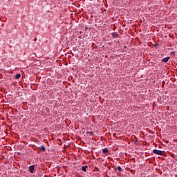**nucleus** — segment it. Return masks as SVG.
I'll return each instance as SVG.
<instances>
[{"label": "nucleus", "instance_id": "obj_1", "mask_svg": "<svg viewBox=\"0 0 177 177\" xmlns=\"http://www.w3.org/2000/svg\"><path fill=\"white\" fill-rule=\"evenodd\" d=\"M153 153L157 154L158 156H167L165 151H160L158 149H153Z\"/></svg>", "mask_w": 177, "mask_h": 177}, {"label": "nucleus", "instance_id": "obj_2", "mask_svg": "<svg viewBox=\"0 0 177 177\" xmlns=\"http://www.w3.org/2000/svg\"><path fill=\"white\" fill-rule=\"evenodd\" d=\"M29 171L32 174H34L35 172V165H31L29 167Z\"/></svg>", "mask_w": 177, "mask_h": 177}, {"label": "nucleus", "instance_id": "obj_3", "mask_svg": "<svg viewBox=\"0 0 177 177\" xmlns=\"http://www.w3.org/2000/svg\"><path fill=\"white\" fill-rule=\"evenodd\" d=\"M103 156H109V149L105 148L102 149Z\"/></svg>", "mask_w": 177, "mask_h": 177}, {"label": "nucleus", "instance_id": "obj_4", "mask_svg": "<svg viewBox=\"0 0 177 177\" xmlns=\"http://www.w3.org/2000/svg\"><path fill=\"white\" fill-rule=\"evenodd\" d=\"M169 59H171L169 57H165L162 60V62H163V63H168V60H169Z\"/></svg>", "mask_w": 177, "mask_h": 177}, {"label": "nucleus", "instance_id": "obj_5", "mask_svg": "<svg viewBox=\"0 0 177 177\" xmlns=\"http://www.w3.org/2000/svg\"><path fill=\"white\" fill-rule=\"evenodd\" d=\"M39 149L41 150V151H45V150H46V147H45V146L44 145H41V147H39Z\"/></svg>", "mask_w": 177, "mask_h": 177}, {"label": "nucleus", "instance_id": "obj_6", "mask_svg": "<svg viewBox=\"0 0 177 177\" xmlns=\"http://www.w3.org/2000/svg\"><path fill=\"white\" fill-rule=\"evenodd\" d=\"M86 168H88V166H83L82 167V171H83V172H86Z\"/></svg>", "mask_w": 177, "mask_h": 177}, {"label": "nucleus", "instance_id": "obj_7", "mask_svg": "<svg viewBox=\"0 0 177 177\" xmlns=\"http://www.w3.org/2000/svg\"><path fill=\"white\" fill-rule=\"evenodd\" d=\"M20 77H21V75H20V73H19V74L15 75V80H19V78H20Z\"/></svg>", "mask_w": 177, "mask_h": 177}, {"label": "nucleus", "instance_id": "obj_8", "mask_svg": "<svg viewBox=\"0 0 177 177\" xmlns=\"http://www.w3.org/2000/svg\"><path fill=\"white\" fill-rule=\"evenodd\" d=\"M112 36H113V37H114V38H118V33H117V32H113V33H112Z\"/></svg>", "mask_w": 177, "mask_h": 177}, {"label": "nucleus", "instance_id": "obj_9", "mask_svg": "<svg viewBox=\"0 0 177 177\" xmlns=\"http://www.w3.org/2000/svg\"><path fill=\"white\" fill-rule=\"evenodd\" d=\"M87 133H90V135H91L92 136H93V135H95V133H93V131H88V132H87Z\"/></svg>", "mask_w": 177, "mask_h": 177}, {"label": "nucleus", "instance_id": "obj_10", "mask_svg": "<svg viewBox=\"0 0 177 177\" xmlns=\"http://www.w3.org/2000/svg\"><path fill=\"white\" fill-rule=\"evenodd\" d=\"M118 170H119L120 172H121V171H122V169L120 166H118Z\"/></svg>", "mask_w": 177, "mask_h": 177}, {"label": "nucleus", "instance_id": "obj_11", "mask_svg": "<svg viewBox=\"0 0 177 177\" xmlns=\"http://www.w3.org/2000/svg\"><path fill=\"white\" fill-rule=\"evenodd\" d=\"M173 55H175V53L174 52H173V53H171Z\"/></svg>", "mask_w": 177, "mask_h": 177}]
</instances>
